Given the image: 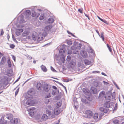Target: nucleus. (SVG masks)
Wrapping results in <instances>:
<instances>
[{
    "instance_id": "nucleus-20",
    "label": "nucleus",
    "mask_w": 124,
    "mask_h": 124,
    "mask_svg": "<svg viewBox=\"0 0 124 124\" xmlns=\"http://www.w3.org/2000/svg\"><path fill=\"white\" fill-rule=\"evenodd\" d=\"M104 106L105 108H109L110 106L109 102L108 101L106 102L104 104Z\"/></svg>"
},
{
    "instance_id": "nucleus-19",
    "label": "nucleus",
    "mask_w": 124,
    "mask_h": 124,
    "mask_svg": "<svg viewBox=\"0 0 124 124\" xmlns=\"http://www.w3.org/2000/svg\"><path fill=\"white\" fill-rule=\"evenodd\" d=\"M48 118V116L46 114H43L41 117V119L43 121H46Z\"/></svg>"
},
{
    "instance_id": "nucleus-41",
    "label": "nucleus",
    "mask_w": 124,
    "mask_h": 124,
    "mask_svg": "<svg viewBox=\"0 0 124 124\" xmlns=\"http://www.w3.org/2000/svg\"><path fill=\"white\" fill-rule=\"evenodd\" d=\"M32 37L34 40H36L37 36H36L34 35V34H32Z\"/></svg>"
},
{
    "instance_id": "nucleus-32",
    "label": "nucleus",
    "mask_w": 124,
    "mask_h": 124,
    "mask_svg": "<svg viewBox=\"0 0 124 124\" xmlns=\"http://www.w3.org/2000/svg\"><path fill=\"white\" fill-rule=\"evenodd\" d=\"M82 90L84 93H88V90L86 88H83Z\"/></svg>"
},
{
    "instance_id": "nucleus-25",
    "label": "nucleus",
    "mask_w": 124,
    "mask_h": 124,
    "mask_svg": "<svg viewBox=\"0 0 124 124\" xmlns=\"http://www.w3.org/2000/svg\"><path fill=\"white\" fill-rule=\"evenodd\" d=\"M30 32L28 31H25L24 32L22 33V36L23 37H26L29 35Z\"/></svg>"
},
{
    "instance_id": "nucleus-16",
    "label": "nucleus",
    "mask_w": 124,
    "mask_h": 124,
    "mask_svg": "<svg viewBox=\"0 0 124 124\" xmlns=\"http://www.w3.org/2000/svg\"><path fill=\"white\" fill-rule=\"evenodd\" d=\"M6 60V58L5 56H3L1 60L0 63L1 64L3 65L5 62Z\"/></svg>"
},
{
    "instance_id": "nucleus-43",
    "label": "nucleus",
    "mask_w": 124,
    "mask_h": 124,
    "mask_svg": "<svg viewBox=\"0 0 124 124\" xmlns=\"http://www.w3.org/2000/svg\"><path fill=\"white\" fill-rule=\"evenodd\" d=\"M56 90H52V94L54 96L56 94Z\"/></svg>"
},
{
    "instance_id": "nucleus-18",
    "label": "nucleus",
    "mask_w": 124,
    "mask_h": 124,
    "mask_svg": "<svg viewBox=\"0 0 124 124\" xmlns=\"http://www.w3.org/2000/svg\"><path fill=\"white\" fill-rule=\"evenodd\" d=\"M10 122L12 124H17L18 122V119L15 118L14 120H11Z\"/></svg>"
},
{
    "instance_id": "nucleus-24",
    "label": "nucleus",
    "mask_w": 124,
    "mask_h": 124,
    "mask_svg": "<svg viewBox=\"0 0 124 124\" xmlns=\"http://www.w3.org/2000/svg\"><path fill=\"white\" fill-rule=\"evenodd\" d=\"M54 21V19L52 18H49L48 20V22L49 23H53Z\"/></svg>"
},
{
    "instance_id": "nucleus-36",
    "label": "nucleus",
    "mask_w": 124,
    "mask_h": 124,
    "mask_svg": "<svg viewBox=\"0 0 124 124\" xmlns=\"http://www.w3.org/2000/svg\"><path fill=\"white\" fill-rule=\"evenodd\" d=\"M4 120L2 119H0V124H6L7 122H4Z\"/></svg>"
},
{
    "instance_id": "nucleus-52",
    "label": "nucleus",
    "mask_w": 124,
    "mask_h": 124,
    "mask_svg": "<svg viewBox=\"0 0 124 124\" xmlns=\"http://www.w3.org/2000/svg\"><path fill=\"white\" fill-rule=\"evenodd\" d=\"M15 47V45L13 44H11L10 45V47L12 49H14Z\"/></svg>"
},
{
    "instance_id": "nucleus-51",
    "label": "nucleus",
    "mask_w": 124,
    "mask_h": 124,
    "mask_svg": "<svg viewBox=\"0 0 124 124\" xmlns=\"http://www.w3.org/2000/svg\"><path fill=\"white\" fill-rule=\"evenodd\" d=\"M102 22H104V23L107 24L108 25L109 24L108 22H107V21H106V20L105 19H103Z\"/></svg>"
},
{
    "instance_id": "nucleus-53",
    "label": "nucleus",
    "mask_w": 124,
    "mask_h": 124,
    "mask_svg": "<svg viewBox=\"0 0 124 124\" xmlns=\"http://www.w3.org/2000/svg\"><path fill=\"white\" fill-rule=\"evenodd\" d=\"M55 98L57 100H59L61 98V96L60 95H57L55 97Z\"/></svg>"
},
{
    "instance_id": "nucleus-27",
    "label": "nucleus",
    "mask_w": 124,
    "mask_h": 124,
    "mask_svg": "<svg viewBox=\"0 0 124 124\" xmlns=\"http://www.w3.org/2000/svg\"><path fill=\"white\" fill-rule=\"evenodd\" d=\"M60 59L62 63H64L65 60V57L64 55L63 54L60 57Z\"/></svg>"
},
{
    "instance_id": "nucleus-40",
    "label": "nucleus",
    "mask_w": 124,
    "mask_h": 124,
    "mask_svg": "<svg viewBox=\"0 0 124 124\" xmlns=\"http://www.w3.org/2000/svg\"><path fill=\"white\" fill-rule=\"evenodd\" d=\"M25 21L24 20V19H20L19 23L20 24L23 23L25 22Z\"/></svg>"
},
{
    "instance_id": "nucleus-48",
    "label": "nucleus",
    "mask_w": 124,
    "mask_h": 124,
    "mask_svg": "<svg viewBox=\"0 0 124 124\" xmlns=\"http://www.w3.org/2000/svg\"><path fill=\"white\" fill-rule=\"evenodd\" d=\"M83 9L82 8H80L78 9V11L80 13L82 14L83 13Z\"/></svg>"
},
{
    "instance_id": "nucleus-12",
    "label": "nucleus",
    "mask_w": 124,
    "mask_h": 124,
    "mask_svg": "<svg viewBox=\"0 0 124 124\" xmlns=\"http://www.w3.org/2000/svg\"><path fill=\"white\" fill-rule=\"evenodd\" d=\"M84 62L86 65L89 64L92 65L93 64L92 62L86 59H85L84 60Z\"/></svg>"
},
{
    "instance_id": "nucleus-38",
    "label": "nucleus",
    "mask_w": 124,
    "mask_h": 124,
    "mask_svg": "<svg viewBox=\"0 0 124 124\" xmlns=\"http://www.w3.org/2000/svg\"><path fill=\"white\" fill-rule=\"evenodd\" d=\"M13 71L11 70H9L8 74V75L9 76H11L12 75V72Z\"/></svg>"
},
{
    "instance_id": "nucleus-42",
    "label": "nucleus",
    "mask_w": 124,
    "mask_h": 124,
    "mask_svg": "<svg viewBox=\"0 0 124 124\" xmlns=\"http://www.w3.org/2000/svg\"><path fill=\"white\" fill-rule=\"evenodd\" d=\"M71 59V57L70 55H68L67 56L66 58V60L68 62H69L70 60Z\"/></svg>"
},
{
    "instance_id": "nucleus-23",
    "label": "nucleus",
    "mask_w": 124,
    "mask_h": 124,
    "mask_svg": "<svg viewBox=\"0 0 124 124\" xmlns=\"http://www.w3.org/2000/svg\"><path fill=\"white\" fill-rule=\"evenodd\" d=\"M41 68L43 71L46 72L47 71V69L45 66L42 65L41 66Z\"/></svg>"
},
{
    "instance_id": "nucleus-60",
    "label": "nucleus",
    "mask_w": 124,
    "mask_h": 124,
    "mask_svg": "<svg viewBox=\"0 0 124 124\" xmlns=\"http://www.w3.org/2000/svg\"><path fill=\"white\" fill-rule=\"evenodd\" d=\"M12 37L13 39V40L15 41H17V40L15 38L14 35L13 34H12Z\"/></svg>"
},
{
    "instance_id": "nucleus-8",
    "label": "nucleus",
    "mask_w": 124,
    "mask_h": 124,
    "mask_svg": "<svg viewBox=\"0 0 124 124\" xmlns=\"http://www.w3.org/2000/svg\"><path fill=\"white\" fill-rule=\"evenodd\" d=\"M34 89L33 88H31L27 92V93L28 96L31 98H33L32 95L33 93Z\"/></svg>"
},
{
    "instance_id": "nucleus-56",
    "label": "nucleus",
    "mask_w": 124,
    "mask_h": 124,
    "mask_svg": "<svg viewBox=\"0 0 124 124\" xmlns=\"http://www.w3.org/2000/svg\"><path fill=\"white\" fill-rule=\"evenodd\" d=\"M51 96L50 93H49V94L47 95H46V96L45 98H49Z\"/></svg>"
},
{
    "instance_id": "nucleus-61",
    "label": "nucleus",
    "mask_w": 124,
    "mask_h": 124,
    "mask_svg": "<svg viewBox=\"0 0 124 124\" xmlns=\"http://www.w3.org/2000/svg\"><path fill=\"white\" fill-rule=\"evenodd\" d=\"M19 18L20 19H24V16L23 15L21 14L20 15Z\"/></svg>"
},
{
    "instance_id": "nucleus-11",
    "label": "nucleus",
    "mask_w": 124,
    "mask_h": 124,
    "mask_svg": "<svg viewBox=\"0 0 124 124\" xmlns=\"http://www.w3.org/2000/svg\"><path fill=\"white\" fill-rule=\"evenodd\" d=\"M76 65V62L73 61L71 60L70 61L69 65L71 68H73Z\"/></svg>"
},
{
    "instance_id": "nucleus-30",
    "label": "nucleus",
    "mask_w": 124,
    "mask_h": 124,
    "mask_svg": "<svg viewBox=\"0 0 124 124\" xmlns=\"http://www.w3.org/2000/svg\"><path fill=\"white\" fill-rule=\"evenodd\" d=\"M7 63L8 67H11L12 64L10 60L9 59H8L7 61Z\"/></svg>"
},
{
    "instance_id": "nucleus-39",
    "label": "nucleus",
    "mask_w": 124,
    "mask_h": 124,
    "mask_svg": "<svg viewBox=\"0 0 124 124\" xmlns=\"http://www.w3.org/2000/svg\"><path fill=\"white\" fill-rule=\"evenodd\" d=\"M46 113L49 116L51 114V112L48 109H46Z\"/></svg>"
},
{
    "instance_id": "nucleus-58",
    "label": "nucleus",
    "mask_w": 124,
    "mask_h": 124,
    "mask_svg": "<svg viewBox=\"0 0 124 124\" xmlns=\"http://www.w3.org/2000/svg\"><path fill=\"white\" fill-rule=\"evenodd\" d=\"M19 88H18L16 91L15 92V96H16L17 95V94L19 92Z\"/></svg>"
},
{
    "instance_id": "nucleus-22",
    "label": "nucleus",
    "mask_w": 124,
    "mask_h": 124,
    "mask_svg": "<svg viewBox=\"0 0 124 124\" xmlns=\"http://www.w3.org/2000/svg\"><path fill=\"white\" fill-rule=\"evenodd\" d=\"M85 43H86L87 44V46H89V50H88V52L89 53H92L93 52V50L92 49L91 47H90L89 46V44L87 43L86 42H84Z\"/></svg>"
},
{
    "instance_id": "nucleus-14",
    "label": "nucleus",
    "mask_w": 124,
    "mask_h": 124,
    "mask_svg": "<svg viewBox=\"0 0 124 124\" xmlns=\"http://www.w3.org/2000/svg\"><path fill=\"white\" fill-rule=\"evenodd\" d=\"M100 110L102 112V113H107L108 112V109L103 107H100L99 108Z\"/></svg>"
},
{
    "instance_id": "nucleus-21",
    "label": "nucleus",
    "mask_w": 124,
    "mask_h": 124,
    "mask_svg": "<svg viewBox=\"0 0 124 124\" xmlns=\"http://www.w3.org/2000/svg\"><path fill=\"white\" fill-rule=\"evenodd\" d=\"M31 14V12L30 10H27L25 11V14L26 16V17H29L30 16Z\"/></svg>"
},
{
    "instance_id": "nucleus-55",
    "label": "nucleus",
    "mask_w": 124,
    "mask_h": 124,
    "mask_svg": "<svg viewBox=\"0 0 124 124\" xmlns=\"http://www.w3.org/2000/svg\"><path fill=\"white\" fill-rule=\"evenodd\" d=\"M16 35L17 36H18L20 35V32L16 30V31L15 32Z\"/></svg>"
},
{
    "instance_id": "nucleus-35",
    "label": "nucleus",
    "mask_w": 124,
    "mask_h": 124,
    "mask_svg": "<svg viewBox=\"0 0 124 124\" xmlns=\"http://www.w3.org/2000/svg\"><path fill=\"white\" fill-rule=\"evenodd\" d=\"M107 46L108 48L109 52H110L111 53L112 52V50L111 46H110L108 44H107Z\"/></svg>"
},
{
    "instance_id": "nucleus-44",
    "label": "nucleus",
    "mask_w": 124,
    "mask_h": 124,
    "mask_svg": "<svg viewBox=\"0 0 124 124\" xmlns=\"http://www.w3.org/2000/svg\"><path fill=\"white\" fill-rule=\"evenodd\" d=\"M67 43L68 44L69 46H70L72 44V41L70 40H68L67 41Z\"/></svg>"
},
{
    "instance_id": "nucleus-15",
    "label": "nucleus",
    "mask_w": 124,
    "mask_h": 124,
    "mask_svg": "<svg viewBox=\"0 0 124 124\" xmlns=\"http://www.w3.org/2000/svg\"><path fill=\"white\" fill-rule=\"evenodd\" d=\"M42 85L39 82L37 83L36 87L38 90L39 91L41 89Z\"/></svg>"
},
{
    "instance_id": "nucleus-34",
    "label": "nucleus",
    "mask_w": 124,
    "mask_h": 124,
    "mask_svg": "<svg viewBox=\"0 0 124 124\" xmlns=\"http://www.w3.org/2000/svg\"><path fill=\"white\" fill-rule=\"evenodd\" d=\"M44 18V15L43 14H41L39 17V19L40 20H43Z\"/></svg>"
},
{
    "instance_id": "nucleus-47",
    "label": "nucleus",
    "mask_w": 124,
    "mask_h": 124,
    "mask_svg": "<svg viewBox=\"0 0 124 124\" xmlns=\"http://www.w3.org/2000/svg\"><path fill=\"white\" fill-rule=\"evenodd\" d=\"M16 30L18 31L19 32H20V33L23 31V30L22 29H17Z\"/></svg>"
},
{
    "instance_id": "nucleus-57",
    "label": "nucleus",
    "mask_w": 124,
    "mask_h": 124,
    "mask_svg": "<svg viewBox=\"0 0 124 124\" xmlns=\"http://www.w3.org/2000/svg\"><path fill=\"white\" fill-rule=\"evenodd\" d=\"M11 56L13 59L14 60V61L15 62L16 60V57L13 55H12Z\"/></svg>"
},
{
    "instance_id": "nucleus-37",
    "label": "nucleus",
    "mask_w": 124,
    "mask_h": 124,
    "mask_svg": "<svg viewBox=\"0 0 124 124\" xmlns=\"http://www.w3.org/2000/svg\"><path fill=\"white\" fill-rule=\"evenodd\" d=\"M113 122L115 124H119V121L118 120H113Z\"/></svg>"
},
{
    "instance_id": "nucleus-28",
    "label": "nucleus",
    "mask_w": 124,
    "mask_h": 124,
    "mask_svg": "<svg viewBox=\"0 0 124 124\" xmlns=\"http://www.w3.org/2000/svg\"><path fill=\"white\" fill-rule=\"evenodd\" d=\"M105 93L104 91H103L100 92L99 94V97H100L103 96L105 94Z\"/></svg>"
},
{
    "instance_id": "nucleus-10",
    "label": "nucleus",
    "mask_w": 124,
    "mask_h": 124,
    "mask_svg": "<svg viewBox=\"0 0 124 124\" xmlns=\"http://www.w3.org/2000/svg\"><path fill=\"white\" fill-rule=\"evenodd\" d=\"M8 78L5 77L4 78L1 79V82L2 84H6L8 83Z\"/></svg>"
},
{
    "instance_id": "nucleus-5",
    "label": "nucleus",
    "mask_w": 124,
    "mask_h": 124,
    "mask_svg": "<svg viewBox=\"0 0 124 124\" xmlns=\"http://www.w3.org/2000/svg\"><path fill=\"white\" fill-rule=\"evenodd\" d=\"M40 15V14L39 13H37L34 9L32 10L31 16L32 17H35L36 18H37L39 17Z\"/></svg>"
},
{
    "instance_id": "nucleus-62",
    "label": "nucleus",
    "mask_w": 124,
    "mask_h": 124,
    "mask_svg": "<svg viewBox=\"0 0 124 124\" xmlns=\"http://www.w3.org/2000/svg\"><path fill=\"white\" fill-rule=\"evenodd\" d=\"M111 96L112 97V99H115V94H112L111 93Z\"/></svg>"
},
{
    "instance_id": "nucleus-59",
    "label": "nucleus",
    "mask_w": 124,
    "mask_h": 124,
    "mask_svg": "<svg viewBox=\"0 0 124 124\" xmlns=\"http://www.w3.org/2000/svg\"><path fill=\"white\" fill-rule=\"evenodd\" d=\"M60 122V121L59 120L58 121H56L54 122V123H53L52 124H58Z\"/></svg>"
},
{
    "instance_id": "nucleus-6",
    "label": "nucleus",
    "mask_w": 124,
    "mask_h": 124,
    "mask_svg": "<svg viewBox=\"0 0 124 124\" xmlns=\"http://www.w3.org/2000/svg\"><path fill=\"white\" fill-rule=\"evenodd\" d=\"M51 26L48 25L46 26L44 28V31L45 32V35L46 36L47 34V32L51 29Z\"/></svg>"
},
{
    "instance_id": "nucleus-54",
    "label": "nucleus",
    "mask_w": 124,
    "mask_h": 124,
    "mask_svg": "<svg viewBox=\"0 0 124 124\" xmlns=\"http://www.w3.org/2000/svg\"><path fill=\"white\" fill-rule=\"evenodd\" d=\"M104 115V114L103 113H100V115H99V119L100 120L101 119V117L103 115Z\"/></svg>"
},
{
    "instance_id": "nucleus-45",
    "label": "nucleus",
    "mask_w": 124,
    "mask_h": 124,
    "mask_svg": "<svg viewBox=\"0 0 124 124\" xmlns=\"http://www.w3.org/2000/svg\"><path fill=\"white\" fill-rule=\"evenodd\" d=\"M82 44H81V43H79L78 45L77 46V48L78 49H80L82 46Z\"/></svg>"
},
{
    "instance_id": "nucleus-13",
    "label": "nucleus",
    "mask_w": 124,
    "mask_h": 124,
    "mask_svg": "<svg viewBox=\"0 0 124 124\" xmlns=\"http://www.w3.org/2000/svg\"><path fill=\"white\" fill-rule=\"evenodd\" d=\"M6 117L8 119L10 120H11L13 119V116L12 114L9 113L6 114Z\"/></svg>"
},
{
    "instance_id": "nucleus-64",
    "label": "nucleus",
    "mask_w": 124,
    "mask_h": 124,
    "mask_svg": "<svg viewBox=\"0 0 124 124\" xmlns=\"http://www.w3.org/2000/svg\"><path fill=\"white\" fill-rule=\"evenodd\" d=\"M84 14H85V16H86V17H87L88 19L89 20H90V17H89V16H88V15L87 14H85V13H84Z\"/></svg>"
},
{
    "instance_id": "nucleus-46",
    "label": "nucleus",
    "mask_w": 124,
    "mask_h": 124,
    "mask_svg": "<svg viewBox=\"0 0 124 124\" xmlns=\"http://www.w3.org/2000/svg\"><path fill=\"white\" fill-rule=\"evenodd\" d=\"M34 114L33 112H29V115L32 117V116Z\"/></svg>"
},
{
    "instance_id": "nucleus-50",
    "label": "nucleus",
    "mask_w": 124,
    "mask_h": 124,
    "mask_svg": "<svg viewBox=\"0 0 124 124\" xmlns=\"http://www.w3.org/2000/svg\"><path fill=\"white\" fill-rule=\"evenodd\" d=\"M64 49V48L63 47H61L60 49V50H59V52L60 53L62 54V51Z\"/></svg>"
},
{
    "instance_id": "nucleus-26",
    "label": "nucleus",
    "mask_w": 124,
    "mask_h": 124,
    "mask_svg": "<svg viewBox=\"0 0 124 124\" xmlns=\"http://www.w3.org/2000/svg\"><path fill=\"white\" fill-rule=\"evenodd\" d=\"M106 95L108 96L109 98H110L111 96V92L110 91L106 93Z\"/></svg>"
},
{
    "instance_id": "nucleus-3",
    "label": "nucleus",
    "mask_w": 124,
    "mask_h": 124,
    "mask_svg": "<svg viewBox=\"0 0 124 124\" xmlns=\"http://www.w3.org/2000/svg\"><path fill=\"white\" fill-rule=\"evenodd\" d=\"M51 87V86L49 85L46 84H44L43 87V89L44 91L47 92L50 90Z\"/></svg>"
},
{
    "instance_id": "nucleus-33",
    "label": "nucleus",
    "mask_w": 124,
    "mask_h": 124,
    "mask_svg": "<svg viewBox=\"0 0 124 124\" xmlns=\"http://www.w3.org/2000/svg\"><path fill=\"white\" fill-rule=\"evenodd\" d=\"M98 117V113H95L94 114L93 117L94 119H96Z\"/></svg>"
},
{
    "instance_id": "nucleus-1",
    "label": "nucleus",
    "mask_w": 124,
    "mask_h": 124,
    "mask_svg": "<svg viewBox=\"0 0 124 124\" xmlns=\"http://www.w3.org/2000/svg\"><path fill=\"white\" fill-rule=\"evenodd\" d=\"M33 98H31L29 96L26 97L27 101L26 104L29 106H33L35 104V101L34 100H33Z\"/></svg>"
},
{
    "instance_id": "nucleus-17",
    "label": "nucleus",
    "mask_w": 124,
    "mask_h": 124,
    "mask_svg": "<svg viewBox=\"0 0 124 124\" xmlns=\"http://www.w3.org/2000/svg\"><path fill=\"white\" fill-rule=\"evenodd\" d=\"M54 113L56 115H58L60 113V110L58 109L54 108Z\"/></svg>"
},
{
    "instance_id": "nucleus-9",
    "label": "nucleus",
    "mask_w": 124,
    "mask_h": 124,
    "mask_svg": "<svg viewBox=\"0 0 124 124\" xmlns=\"http://www.w3.org/2000/svg\"><path fill=\"white\" fill-rule=\"evenodd\" d=\"M80 54L81 56L84 58H85L88 56L86 52L84 50H82L81 51Z\"/></svg>"
},
{
    "instance_id": "nucleus-4",
    "label": "nucleus",
    "mask_w": 124,
    "mask_h": 124,
    "mask_svg": "<svg viewBox=\"0 0 124 124\" xmlns=\"http://www.w3.org/2000/svg\"><path fill=\"white\" fill-rule=\"evenodd\" d=\"M85 113L86 116V118H91L93 116V113L91 111L89 110H87L85 111Z\"/></svg>"
},
{
    "instance_id": "nucleus-7",
    "label": "nucleus",
    "mask_w": 124,
    "mask_h": 124,
    "mask_svg": "<svg viewBox=\"0 0 124 124\" xmlns=\"http://www.w3.org/2000/svg\"><path fill=\"white\" fill-rule=\"evenodd\" d=\"M91 92L93 94H97L98 92L97 89L93 86H91L90 88Z\"/></svg>"
},
{
    "instance_id": "nucleus-29",
    "label": "nucleus",
    "mask_w": 124,
    "mask_h": 124,
    "mask_svg": "<svg viewBox=\"0 0 124 124\" xmlns=\"http://www.w3.org/2000/svg\"><path fill=\"white\" fill-rule=\"evenodd\" d=\"M62 105V101L58 102L56 104V106L57 108H59Z\"/></svg>"
},
{
    "instance_id": "nucleus-63",
    "label": "nucleus",
    "mask_w": 124,
    "mask_h": 124,
    "mask_svg": "<svg viewBox=\"0 0 124 124\" xmlns=\"http://www.w3.org/2000/svg\"><path fill=\"white\" fill-rule=\"evenodd\" d=\"M20 78V77H19L16 81H15L13 83V84H15L16 83V82L18 81L19 80Z\"/></svg>"
},
{
    "instance_id": "nucleus-49",
    "label": "nucleus",
    "mask_w": 124,
    "mask_h": 124,
    "mask_svg": "<svg viewBox=\"0 0 124 124\" xmlns=\"http://www.w3.org/2000/svg\"><path fill=\"white\" fill-rule=\"evenodd\" d=\"M51 70L53 72H57V71L52 66H51Z\"/></svg>"
},
{
    "instance_id": "nucleus-2",
    "label": "nucleus",
    "mask_w": 124,
    "mask_h": 124,
    "mask_svg": "<svg viewBox=\"0 0 124 124\" xmlns=\"http://www.w3.org/2000/svg\"><path fill=\"white\" fill-rule=\"evenodd\" d=\"M92 101V99L90 96H86L85 98L81 99V101L84 103L87 104H89L90 102Z\"/></svg>"
},
{
    "instance_id": "nucleus-31",
    "label": "nucleus",
    "mask_w": 124,
    "mask_h": 124,
    "mask_svg": "<svg viewBox=\"0 0 124 124\" xmlns=\"http://www.w3.org/2000/svg\"><path fill=\"white\" fill-rule=\"evenodd\" d=\"M103 34H104V33L103 32H101V35H100V36H100V37H101V38L102 40L103 41H104L105 40H104V36Z\"/></svg>"
}]
</instances>
